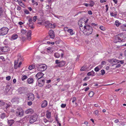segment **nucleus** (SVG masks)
Wrapping results in <instances>:
<instances>
[{"label": "nucleus", "instance_id": "052dcab7", "mask_svg": "<svg viewBox=\"0 0 126 126\" xmlns=\"http://www.w3.org/2000/svg\"><path fill=\"white\" fill-rule=\"evenodd\" d=\"M47 43L48 44H50L52 45H54V43L53 42H51L50 41H48L47 42Z\"/></svg>", "mask_w": 126, "mask_h": 126}, {"label": "nucleus", "instance_id": "603ef678", "mask_svg": "<svg viewBox=\"0 0 126 126\" xmlns=\"http://www.w3.org/2000/svg\"><path fill=\"white\" fill-rule=\"evenodd\" d=\"M43 120L45 123H46L48 122V120L45 118H44L43 119Z\"/></svg>", "mask_w": 126, "mask_h": 126}, {"label": "nucleus", "instance_id": "a878e982", "mask_svg": "<svg viewBox=\"0 0 126 126\" xmlns=\"http://www.w3.org/2000/svg\"><path fill=\"white\" fill-rule=\"evenodd\" d=\"M18 36L17 34H14L12 35V39L13 40L16 39L17 37Z\"/></svg>", "mask_w": 126, "mask_h": 126}, {"label": "nucleus", "instance_id": "20e7f679", "mask_svg": "<svg viewBox=\"0 0 126 126\" xmlns=\"http://www.w3.org/2000/svg\"><path fill=\"white\" fill-rule=\"evenodd\" d=\"M8 28L6 27H3L0 29V35H4L7 34L9 31Z\"/></svg>", "mask_w": 126, "mask_h": 126}, {"label": "nucleus", "instance_id": "ea45409f", "mask_svg": "<svg viewBox=\"0 0 126 126\" xmlns=\"http://www.w3.org/2000/svg\"><path fill=\"white\" fill-rule=\"evenodd\" d=\"M32 3H33V5L35 4L36 6L38 5V3L36 2H35L34 0H32Z\"/></svg>", "mask_w": 126, "mask_h": 126}, {"label": "nucleus", "instance_id": "680f3d73", "mask_svg": "<svg viewBox=\"0 0 126 126\" xmlns=\"http://www.w3.org/2000/svg\"><path fill=\"white\" fill-rule=\"evenodd\" d=\"M89 79V77H86L83 79V80L84 81H86L87 80Z\"/></svg>", "mask_w": 126, "mask_h": 126}, {"label": "nucleus", "instance_id": "69168bd1", "mask_svg": "<svg viewBox=\"0 0 126 126\" xmlns=\"http://www.w3.org/2000/svg\"><path fill=\"white\" fill-rule=\"evenodd\" d=\"M99 112V111L98 110H96L95 111L94 114L96 115H97L98 114Z\"/></svg>", "mask_w": 126, "mask_h": 126}, {"label": "nucleus", "instance_id": "5701e85b", "mask_svg": "<svg viewBox=\"0 0 126 126\" xmlns=\"http://www.w3.org/2000/svg\"><path fill=\"white\" fill-rule=\"evenodd\" d=\"M35 65L34 64H33L32 65L29 66L28 69L30 70L35 68Z\"/></svg>", "mask_w": 126, "mask_h": 126}, {"label": "nucleus", "instance_id": "9b49d317", "mask_svg": "<svg viewBox=\"0 0 126 126\" xmlns=\"http://www.w3.org/2000/svg\"><path fill=\"white\" fill-rule=\"evenodd\" d=\"M44 75V74L42 72H39L36 75V77L37 78V80H38L42 78Z\"/></svg>", "mask_w": 126, "mask_h": 126}, {"label": "nucleus", "instance_id": "cd10ccee", "mask_svg": "<svg viewBox=\"0 0 126 126\" xmlns=\"http://www.w3.org/2000/svg\"><path fill=\"white\" fill-rule=\"evenodd\" d=\"M51 112H49L47 113L46 114L47 117V118L49 119L51 117Z\"/></svg>", "mask_w": 126, "mask_h": 126}, {"label": "nucleus", "instance_id": "8fccbe9b", "mask_svg": "<svg viewBox=\"0 0 126 126\" xmlns=\"http://www.w3.org/2000/svg\"><path fill=\"white\" fill-rule=\"evenodd\" d=\"M33 21V20H32V18L30 17L29 18L28 21L29 22V23H32V22Z\"/></svg>", "mask_w": 126, "mask_h": 126}, {"label": "nucleus", "instance_id": "de8ad7c7", "mask_svg": "<svg viewBox=\"0 0 126 126\" xmlns=\"http://www.w3.org/2000/svg\"><path fill=\"white\" fill-rule=\"evenodd\" d=\"M94 70L96 72H98L99 70L100 69L98 66H97L94 69Z\"/></svg>", "mask_w": 126, "mask_h": 126}, {"label": "nucleus", "instance_id": "c85d7f7f", "mask_svg": "<svg viewBox=\"0 0 126 126\" xmlns=\"http://www.w3.org/2000/svg\"><path fill=\"white\" fill-rule=\"evenodd\" d=\"M18 62L17 61H15L14 64V68L15 69H16L18 67L17 64Z\"/></svg>", "mask_w": 126, "mask_h": 126}, {"label": "nucleus", "instance_id": "e433bc0d", "mask_svg": "<svg viewBox=\"0 0 126 126\" xmlns=\"http://www.w3.org/2000/svg\"><path fill=\"white\" fill-rule=\"evenodd\" d=\"M27 78V76L26 75H24L21 78V79L22 81H24Z\"/></svg>", "mask_w": 126, "mask_h": 126}, {"label": "nucleus", "instance_id": "f8f14e48", "mask_svg": "<svg viewBox=\"0 0 126 126\" xmlns=\"http://www.w3.org/2000/svg\"><path fill=\"white\" fill-rule=\"evenodd\" d=\"M48 34L50 38H53L55 37L54 32L52 30H50L48 33Z\"/></svg>", "mask_w": 126, "mask_h": 126}, {"label": "nucleus", "instance_id": "393cba45", "mask_svg": "<svg viewBox=\"0 0 126 126\" xmlns=\"http://www.w3.org/2000/svg\"><path fill=\"white\" fill-rule=\"evenodd\" d=\"M110 14L111 16L112 17H115L117 15V14L116 13H114L112 12H110Z\"/></svg>", "mask_w": 126, "mask_h": 126}, {"label": "nucleus", "instance_id": "1a4fd4ad", "mask_svg": "<svg viewBox=\"0 0 126 126\" xmlns=\"http://www.w3.org/2000/svg\"><path fill=\"white\" fill-rule=\"evenodd\" d=\"M37 118V116L36 114H34L30 117V122L32 123L36 121Z\"/></svg>", "mask_w": 126, "mask_h": 126}, {"label": "nucleus", "instance_id": "39448f33", "mask_svg": "<svg viewBox=\"0 0 126 126\" xmlns=\"http://www.w3.org/2000/svg\"><path fill=\"white\" fill-rule=\"evenodd\" d=\"M16 116L20 117H22L24 114V111L21 108H18L16 110Z\"/></svg>", "mask_w": 126, "mask_h": 126}, {"label": "nucleus", "instance_id": "6e6552de", "mask_svg": "<svg viewBox=\"0 0 126 126\" xmlns=\"http://www.w3.org/2000/svg\"><path fill=\"white\" fill-rule=\"evenodd\" d=\"M9 50V48L7 47H0V55L2 54L3 52H7Z\"/></svg>", "mask_w": 126, "mask_h": 126}, {"label": "nucleus", "instance_id": "412c9836", "mask_svg": "<svg viewBox=\"0 0 126 126\" xmlns=\"http://www.w3.org/2000/svg\"><path fill=\"white\" fill-rule=\"evenodd\" d=\"M18 4L20 5L22 7L24 8L25 5L22 2L21 0H18Z\"/></svg>", "mask_w": 126, "mask_h": 126}, {"label": "nucleus", "instance_id": "ddd939ff", "mask_svg": "<svg viewBox=\"0 0 126 126\" xmlns=\"http://www.w3.org/2000/svg\"><path fill=\"white\" fill-rule=\"evenodd\" d=\"M45 80L44 79L40 80L38 81V86L41 87H42L44 84Z\"/></svg>", "mask_w": 126, "mask_h": 126}, {"label": "nucleus", "instance_id": "338daca9", "mask_svg": "<svg viewBox=\"0 0 126 126\" xmlns=\"http://www.w3.org/2000/svg\"><path fill=\"white\" fill-rule=\"evenodd\" d=\"M47 51L48 52L49 51H50V50L51 49V48L50 47H48L47 48Z\"/></svg>", "mask_w": 126, "mask_h": 126}, {"label": "nucleus", "instance_id": "bb28decb", "mask_svg": "<svg viewBox=\"0 0 126 126\" xmlns=\"http://www.w3.org/2000/svg\"><path fill=\"white\" fill-rule=\"evenodd\" d=\"M115 24L116 27H118L121 25V23L119 22V21L118 20H116L115 21Z\"/></svg>", "mask_w": 126, "mask_h": 126}, {"label": "nucleus", "instance_id": "aec40b11", "mask_svg": "<svg viewBox=\"0 0 126 126\" xmlns=\"http://www.w3.org/2000/svg\"><path fill=\"white\" fill-rule=\"evenodd\" d=\"M121 29L123 31H126V24H124L121 26Z\"/></svg>", "mask_w": 126, "mask_h": 126}, {"label": "nucleus", "instance_id": "473e14b6", "mask_svg": "<svg viewBox=\"0 0 126 126\" xmlns=\"http://www.w3.org/2000/svg\"><path fill=\"white\" fill-rule=\"evenodd\" d=\"M0 116V118L2 119H4L5 117V115L4 113H2Z\"/></svg>", "mask_w": 126, "mask_h": 126}, {"label": "nucleus", "instance_id": "a211bd4d", "mask_svg": "<svg viewBox=\"0 0 126 126\" xmlns=\"http://www.w3.org/2000/svg\"><path fill=\"white\" fill-rule=\"evenodd\" d=\"M33 80L32 78H29L27 79V82L29 84L32 83L33 82Z\"/></svg>", "mask_w": 126, "mask_h": 126}, {"label": "nucleus", "instance_id": "f03ea898", "mask_svg": "<svg viewBox=\"0 0 126 126\" xmlns=\"http://www.w3.org/2000/svg\"><path fill=\"white\" fill-rule=\"evenodd\" d=\"M83 28H84L83 33L85 35L88 36L92 33L93 28L92 26L89 25H85Z\"/></svg>", "mask_w": 126, "mask_h": 126}, {"label": "nucleus", "instance_id": "c9c22d12", "mask_svg": "<svg viewBox=\"0 0 126 126\" xmlns=\"http://www.w3.org/2000/svg\"><path fill=\"white\" fill-rule=\"evenodd\" d=\"M61 42V41L57 40L56 41L55 43L57 46H60V44Z\"/></svg>", "mask_w": 126, "mask_h": 126}, {"label": "nucleus", "instance_id": "72a5a7b5", "mask_svg": "<svg viewBox=\"0 0 126 126\" xmlns=\"http://www.w3.org/2000/svg\"><path fill=\"white\" fill-rule=\"evenodd\" d=\"M94 94V92L93 91H91L89 93V95L90 97H91L93 96Z\"/></svg>", "mask_w": 126, "mask_h": 126}, {"label": "nucleus", "instance_id": "2eb2a0df", "mask_svg": "<svg viewBox=\"0 0 126 126\" xmlns=\"http://www.w3.org/2000/svg\"><path fill=\"white\" fill-rule=\"evenodd\" d=\"M47 104V101L46 100L44 101L41 104V107L42 108H45L46 107Z\"/></svg>", "mask_w": 126, "mask_h": 126}, {"label": "nucleus", "instance_id": "4be33fe9", "mask_svg": "<svg viewBox=\"0 0 126 126\" xmlns=\"http://www.w3.org/2000/svg\"><path fill=\"white\" fill-rule=\"evenodd\" d=\"M19 100V99L17 97H15L13 98L12 101L13 102H16L17 103H18Z\"/></svg>", "mask_w": 126, "mask_h": 126}, {"label": "nucleus", "instance_id": "6ab92c4d", "mask_svg": "<svg viewBox=\"0 0 126 126\" xmlns=\"http://www.w3.org/2000/svg\"><path fill=\"white\" fill-rule=\"evenodd\" d=\"M94 72L93 70H92L91 71L88 72L87 74V75L88 76H94Z\"/></svg>", "mask_w": 126, "mask_h": 126}, {"label": "nucleus", "instance_id": "79ce46f5", "mask_svg": "<svg viewBox=\"0 0 126 126\" xmlns=\"http://www.w3.org/2000/svg\"><path fill=\"white\" fill-rule=\"evenodd\" d=\"M26 32L25 30L22 29L21 30V32L22 34H24L26 33Z\"/></svg>", "mask_w": 126, "mask_h": 126}, {"label": "nucleus", "instance_id": "9d476101", "mask_svg": "<svg viewBox=\"0 0 126 126\" xmlns=\"http://www.w3.org/2000/svg\"><path fill=\"white\" fill-rule=\"evenodd\" d=\"M28 99L30 101H33L34 99L33 94L32 93H29L28 95Z\"/></svg>", "mask_w": 126, "mask_h": 126}, {"label": "nucleus", "instance_id": "2f4dec72", "mask_svg": "<svg viewBox=\"0 0 126 126\" xmlns=\"http://www.w3.org/2000/svg\"><path fill=\"white\" fill-rule=\"evenodd\" d=\"M54 56L56 58H59L60 56V54L58 53H54Z\"/></svg>", "mask_w": 126, "mask_h": 126}, {"label": "nucleus", "instance_id": "f704fd0d", "mask_svg": "<svg viewBox=\"0 0 126 126\" xmlns=\"http://www.w3.org/2000/svg\"><path fill=\"white\" fill-rule=\"evenodd\" d=\"M33 23H29V26L31 29H33L34 28V27L33 26Z\"/></svg>", "mask_w": 126, "mask_h": 126}, {"label": "nucleus", "instance_id": "c756f323", "mask_svg": "<svg viewBox=\"0 0 126 126\" xmlns=\"http://www.w3.org/2000/svg\"><path fill=\"white\" fill-rule=\"evenodd\" d=\"M83 25H82V24H80L79 27V29L81 31H83V32L84 30V29L83 28Z\"/></svg>", "mask_w": 126, "mask_h": 126}, {"label": "nucleus", "instance_id": "4468645a", "mask_svg": "<svg viewBox=\"0 0 126 126\" xmlns=\"http://www.w3.org/2000/svg\"><path fill=\"white\" fill-rule=\"evenodd\" d=\"M7 123L8 126H11L15 122V121L13 120H7Z\"/></svg>", "mask_w": 126, "mask_h": 126}, {"label": "nucleus", "instance_id": "f3484780", "mask_svg": "<svg viewBox=\"0 0 126 126\" xmlns=\"http://www.w3.org/2000/svg\"><path fill=\"white\" fill-rule=\"evenodd\" d=\"M33 112V110L32 109H28L25 111V113L27 114H32Z\"/></svg>", "mask_w": 126, "mask_h": 126}, {"label": "nucleus", "instance_id": "bf43d9fd", "mask_svg": "<svg viewBox=\"0 0 126 126\" xmlns=\"http://www.w3.org/2000/svg\"><path fill=\"white\" fill-rule=\"evenodd\" d=\"M105 7L106 8V12H107L108 11L109 8V7L108 5H105Z\"/></svg>", "mask_w": 126, "mask_h": 126}, {"label": "nucleus", "instance_id": "e2e57ef3", "mask_svg": "<svg viewBox=\"0 0 126 126\" xmlns=\"http://www.w3.org/2000/svg\"><path fill=\"white\" fill-rule=\"evenodd\" d=\"M117 60H116L115 59H113L111 60V61L112 62H116L117 63Z\"/></svg>", "mask_w": 126, "mask_h": 126}, {"label": "nucleus", "instance_id": "f257e3e1", "mask_svg": "<svg viewBox=\"0 0 126 126\" xmlns=\"http://www.w3.org/2000/svg\"><path fill=\"white\" fill-rule=\"evenodd\" d=\"M126 40V35L124 33L119 34L115 36L114 42H124Z\"/></svg>", "mask_w": 126, "mask_h": 126}, {"label": "nucleus", "instance_id": "a18cd8bd", "mask_svg": "<svg viewBox=\"0 0 126 126\" xmlns=\"http://www.w3.org/2000/svg\"><path fill=\"white\" fill-rule=\"evenodd\" d=\"M37 19V16H35L33 17V21L35 22Z\"/></svg>", "mask_w": 126, "mask_h": 126}, {"label": "nucleus", "instance_id": "0e129e2a", "mask_svg": "<svg viewBox=\"0 0 126 126\" xmlns=\"http://www.w3.org/2000/svg\"><path fill=\"white\" fill-rule=\"evenodd\" d=\"M107 0H100V2L101 3H103L106 2Z\"/></svg>", "mask_w": 126, "mask_h": 126}, {"label": "nucleus", "instance_id": "4c0bfd02", "mask_svg": "<svg viewBox=\"0 0 126 126\" xmlns=\"http://www.w3.org/2000/svg\"><path fill=\"white\" fill-rule=\"evenodd\" d=\"M3 12V10L2 8L1 7L0 8V16L2 15Z\"/></svg>", "mask_w": 126, "mask_h": 126}, {"label": "nucleus", "instance_id": "09e8293b", "mask_svg": "<svg viewBox=\"0 0 126 126\" xmlns=\"http://www.w3.org/2000/svg\"><path fill=\"white\" fill-rule=\"evenodd\" d=\"M99 28L100 29H101V30H102V31H104L105 30V28L104 27H103V26H100V27Z\"/></svg>", "mask_w": 126, "mask_h": 126}, {"label": "nucleus", "instance_id": "864d4df0", "mask_svg": "<svg viewBox=\"0 0 126 126\" xmlns=\"http://www.w3.org/2000/svg\"><path fill=\"white\" fill-rule=\"evenodd\" d=\"M11 77L10 76H9L7 77H6V79L8 81H9L10 80V79H11Z\"/></svg>", "mask_w": 126, "mask_h": 126}, {"label": "nucleus", "instance_id": "7c9ffc66", "mask_svg": "<svg viewBox=\"0 0 126 126\" xmlns=\"http://www.w3.org/2000/svg\"><path fill=\"white\" fill-rule=\"evenodd\" d=\"M90 4L89 5H90L91 7L93 6L94 4V2L93 1L91 0L89 2Z\"/></svg>", "mask_w": 126, "mask_h": 126}, {"label": "nucleus", "instance_id": "49530a36", "mask_svg": "<svg viewBox=\"0 0 126 126\" xmlns=\"http://www.w3.org/2000/svg\"><path fill=\"white\" fill-rule=\"evenodd\" d=\"M24 12L26 14H30V12L29 11L27 10H24Z\"/></svg>", "mask_w": 126, "mask_h": 126}, {"label": "nucleus", "instance_id": "13d9d810", "mask_svg": "<svg viewBox=\"0 0 126 126\" xmlns=\"http://www.w3.org/2000/svg\"><path fill=\"white\" fill-rule=\"evenodd\" d=\"M76 100V98L75 97H74L73 98V100L72 101V102L74 103Z\"/></svg>", "mask_w": 126, "mask_h": 126}, {"label": "nucleus", "instance_id": "58836bf2", "mask_svg": "<svg viewBox=\"0 0 126 126\" xmlns=\"http://www.w3.org/2000/svg\"><path fill=\"white\" fill-rule=\"evenodd\" d=\"M4 104L5 103L3 102V100H0V106H3Z\"/></svg>", "mask_w": 126, "mask_h": 126}, {"label": "nucleus", "instance_id": "774afa93", "mask_svg": "<svg viewBox=\"0 0 126 126\" xmlns=\"http://www.w3.org/2000/svg\"><path fill=\"white\" fill-rule=\"evenodd\" d=\"M88 13L89 15H91L92 14V12L91 11H88Z\"/></svg>", "mask_w": 126, "mask_h": 126}, {"label": "nucleus", "instance_id": "37998d69", "mask_svg": "<svg viewBox=\"0 0 126 126\" xmlns=\"http://www.w3.org/2000/svg\"><path fill=\"white\" fill-rule=\"evenodd\" d=\"M117 63H120L121 64H123L124 63V60L120 61V60H117Z\"/></svg>", "mask_w": 126, "mask_h": 126}, {"label": "nucleus", "instance_id": "dca6fc26", "mask_svg": "<svg viewBox=\"0 0 126 126\" xmlns=\"http://www.w3.org/2000/svg\"><path fill=\"white\" fill-rule=\"evenodd\" d=\"M32 32L31 31L29 30L27 32V37L28 38V40H30L31 39V35L32 33Z\"/></svg>", "mask_w": 126, "mask_h": 126}, {"label": "nucleus", "instance_id": "3c124183", "mask_svg": "<svg viewBox=\"0 0 126 126\" xmlns=\"http://www.w3.org/2000/svg\"><path fill=\"white\" fill-rule=\"evenodd\" d=\"M66 104H62L61 105V108H65L66 106Z\"/></svg>", "mask_w": 126, "mask_h": 126}, {"label": "nucleus", "instance_id": "c03bdc74", "mask_svg": "<svg viewBox=\"0 0 126 126\" xmlns=\"http://www.w3.org/2000/svg\"><path fill=\"white\" fill-rule=\"evenodd\" d=\"M4 107H5V108L6 109H7L10 106L8 104H7L6 103H5V104L4 105Z\"/></svg>", "mask_w": 126, "mask_h": 126}, {"label": "nucleus", "instance_id": "0eeeda50", "mask_svg": "<svg viewBox=\"0 0 126 126\" xmlns=\"http://www.w3.org/2000/svg\"><path fill=\"white\" fill-rule=\"evenodd\" d=\"M46 27L47 28H50L54 29L55 28L56 25L54 24H52L50 23L49 21H47L45 22Z\"/></svg>", "mask_w": 126, "mask_h": 126}, {"label": "nucleus", "instance_id": "6e6d98bb", "mask_svg": "<svg viewBox=\"0 0 126 126\" xmlns=\"http://www.w3.org/2000/svg\"><path fill=\"white\" fill-rule=\"evenodd\" d=\"M101 74L102 75H103L105 73L104 70V69H102L101 70Z\"/></svg>", "mask_w": 126, "mask_h": 126}, {"label": "nucleus", "instance_id": "b1692460", "mask_svg": "<svg viewBox=\"0 0 126 126\" xmlns=\"http://www.w3.org/2000/svg\"><path fill=\"white\" fill-rule=\"evenodd\" d=\"M67 32L70 33V34L71 35H73L74 34L73 32V30L71 29H69L67 30Z\"/></svg>", "mask_w": 126, "mask_h": 126}, {"label": "nucleus", "instance_id": "7ed1b4c3", "mask_svg": "<svg viewBox=\"0 0 126 126\" xmlns=\"http://www.w3.org/2000/svg\"><path fill=\"white\" fill-rule=\"evenodd\" d=\"M36 66L37 70L40 71H44L47 68V65L43 64H37Z\"/></svg>", "mask_w": 126, "mask_h": 126}, {"label": "nucleus", "instance_id": "4d7b16f0", "mask_svg": "<svg viewBox=\"0 0 126 126\" xmlns=\"http://www.w3.org/2000/svg\"><path fill=\"white\" fill-rule=\"evenodd\" d=\"M32 101H30V102H28L27 104L29 106H31L32 104Z\"/></svg>", "mask_w": 126, "mask_h": 126}, {"label": "nucleus", "instance_id": "5fc2aeb1", "mask_svg": "<svg viewBox=\"0 0 126 126\" xmlns=\"http://www.w3.org/2000/svg\"><path fill=\"white\" fill-rule=\"evenodd\" d=\"M86 69V67H85L83 66L81 68L80 70L81 71H83L85 70Z\"/></svg>", "mask_w": 126, "mask_h": 126}, {"label": "nucleus", "instance_id": "a19ab883", "mask_svg": "<svg viewBox=\"0 0 126 126\" xmlns=\"http://www.w3.org/2000/svg\"><path fill=\"white\" fill-rule=\"evenodd\" d=\"M55 117L56 121L57 122V123H59L58 116L57 115H56L55 116Z\"/></svg>", "mask_w": 126, "mask_h": 126}, {"label": "nucleus", "instance_id": "423d86ee", "mask_svg": "<svg viewBox=\"0 0 126 126\" xmlns=\"http://www.w3.org/2000/svg\"><path fill=\"white\" fill-rule=\"evenodd\" d=\"M56 64H58L55 66L57 67H62L65 64V62L64 61H60L58 60H56L55 61Z\"/></svg>", "mask_w": 126, "mask_h": 126}]
</instances>
